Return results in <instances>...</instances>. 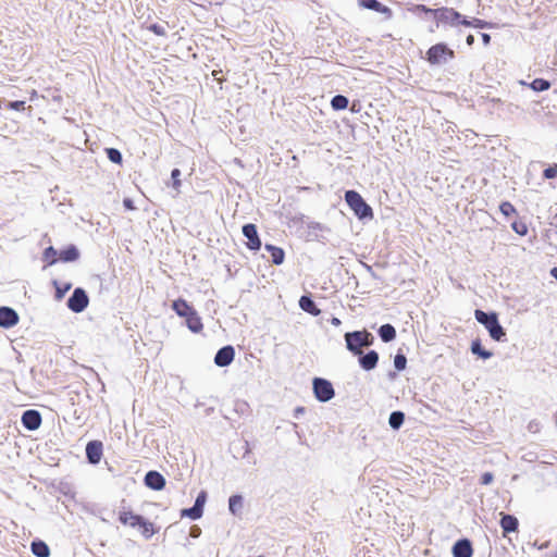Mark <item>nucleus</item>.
I'll use <instances>...</instances> for the list:
<instances>
[{"mask_svg": "<svg viewBox=\"0 0 557 557\" xmlns=\"http://www.w3.org/2000/svg\"><path fill=\"white\" fill-rule=\"evenodd\" d=\"M117 520L121 524L129 528H138L145 539H150L157 533L154 524L146 520L143 516L135 513L131 508L123 506L117 513Z\"/></svg>", "mask_w": 557, "mask_h": 557, "instance_id": "f257e3e1", "label": "nucleus"}, {"mask_svg": "<svg viewBox=\"0 0 557 557\" xmlns=\"http://www.w3.org/2000/svg\"><path fill=\"white\" fill-rule=\"evenodd\" d=\"M474 317L476 321L485 326L488 331L490 336L496 341L500 342L506 336V333L502 325L498 322L497 313L491 312L486 313L483 310L476 309L474 311Z\"/></svg>", "mask_w": 557, "mask_h": 557, "instance_id": "f03ea898", "label": "nucleus"}, {"mask_svg": "<svg viewBox=\"0 0 557 557\" xmlns=\"http://www.w3.org/2000/svg\"><path fill=\"white\" fill-rule=\"evenodd\" d=\"M455 59V51L444 42L431 46L425 52V60L430 65H441Z\"/></svg>", "mask_w": 557, "mask_h": 557, "instance_id": "7ed1b4c3", "label": "nucleus"}, {"mask_svg": "<svg viewBox=\"0 0 557 557\" xmlns=\"http://www.w3.org/2000/svg\"><path fill=\"white\" fill-rule=\"evenodd\" d=\"M345 201L359 219L373 218L372 208L364 201L356 190L345 193Z\"/></svg>", "mask_w": 557, "mask_h": 557, "instance_id": "20e7f679", "label": "nucleus"}, {"mask_svg": "<svg viewBox=\"0 0 557 557\" xmlns=\"http://www.w3.org/2000/svg\"><path fill=\"white\" fill-rule=\"evenodd\" d=\"M347 348L354 355H361V348L371 345V334L367 331H356L352 333H346L345 335Z\"/></svg>", "mask_w": 557, "mask_h": 557, "instance_id": "39448f33", "label": "nucleus"}, {"mask_svg": "<svg viewBox=\"0 0 557 557\" xmlns=\"http://www.w3.org/2000/svg\"><path fill=\"white\" fill-rule=\"evenodd\" d=\"M89 304L88 296L83 288L74 289L67 300V307L75 313L84 311Z\"/></svg>", "mask_w": 557, "mask_h": 557, "instance_id": "423d86ee", "label": "nucleus"}, {"mask_svg": "<svg viewBox=\"0 0 557 557\" xmlns=\"http://www.w3.org/2000/svg\"><path fill=\"white\" fill-rule=\"evenodd\" d=\"M313 391L315 397L320 401H327L334 397V388L332 384L324 379L315 377L313 380Z\"/></svg>", "mask_w": 557, "mask_h": 557, "instance_id": "0eeeda50", "label": "nucleus"}, {"mask_svg": "<svg viewBox=\"0 0 557 557\" xmlns=\"http://www.w3.org/2000/svg\"><path fill=\"white\" fill-rule=\"evenodd\" d=\"M243 234L247 237V248L250 250H259L261 248V240L259 238L257 227L255 224L249 223L243 226Z\"/></svg>", "mask_w": 557, "mask_h": 557, "instance_id": "6e6552de", "label": "nucleus"}, {"mask_svg": "<svg viewBox=\"0 0 557 557\" xmlns=\"http://www.w3.org/2000/svg\"><path fill=\"white\" fill-rule=\"evenodd\" d=\"M103 455V445L100 441H91L86 445V456L90 463L100 462Z\"/></svg>", "mask_w": 557, "mask_h": 557, "instance_id": "1a4fd4ad", "label": "nucleus"}, {"mask_svg": "<svg viewBox=\"0 0 557 557\" xmlns=\"http://www.w3.org/2000/svg\"><path fill=\"white\" fill-rule=\"evenodd\" d=\"M435 15H437L438 22H442V23L455 24L457 22L460 23V21H461L460 13L453 8L436 9Z\"/></svg>", "mask_w": 557, "mask_h": 557, "instance_id": "9d476101", "label": "nucleus"}, {"mask_svg": "<svg viewBox=\"0 0 557 557\" xmlns=\"http://www.w3.org/2000/svg\"><path fill=\"white\" fill-rule=\"evenodd\" d=\"M22 423L27 430L35 431L41 424V416L37 410H26L22 416Z\"/></svg>", "mask_w": 557, "mask_h": 557, "instance_id": "9b49d317", "label": "nucleus"}, {"mask_svg": "<svg viewBox=\"0 0 557 557\" xmlns=\"http://www.w3.org/2000/svg\"><path fill=\"white\" fill-rule=\"evenodd\" d=\"M235 357V350L232 346L222 347L214 357V362L219 367H226L232 363Z\"/></svg>", "mask_w": 557, "mask_h": 557, "instance_id": "f8f14e48", "label": "nucleus"}, {"mask_svg": "<svg viewBox=\"0 0 557 557\" xmlns=\"http://www.w3.org/2000/svg\"><path fill=\"white\" fill-rule=\"evenodd\" d=\"M18 322L17 313L9 307H0V326L12 327Z\"/></svg>", "mask_w": 557, "mask_h": 557, "instance_id": "ddd939ff", "label": "nucleus"}, {"mask_svg": "<svg viewBox=\"0 0 557 557\" xmlns=\"http://www.w3.org/2000/svg\"><path fill=\"white\" fill-rule=\"evenodd\" d=\"M473 548L472 544L469 540L462 539L455 543L453 546V556L454 557H472Z\"/></svg>", "mask_w": 557, "mask_h": 557, "instance_id": "4468645a", "label": "nucleus"}, {"mask_svg": "<svg viewBox=\"0 0 557 557\" xmlns=\"http://www.w3.org/2000/svg\"><path fill=\"white\" fill-rule=\"evenodd\" d=\"M359 4L366 9L381 13L385 15L387 18H391L393 15L392 10L388 7L382 4L377 0H359Z\"/></svg>", "mask_w": 557, "mask_h": 557, "instance_id": "2eb2a0df", "label": "nucleus"}, {"mask_svg": "<svg viewBox=\"0 0 557 557\" xmlns=\"http://www.w3.org/2000/svg\"><path fill=\"white\" fill-rule=\"evenodd\" d=\"M145 484L156 491H160L165 485L164 478L157 471H149L145 476Z\"/></svg>", "mask_w": 557, "mask_h": 557, "instance_id": "dca6fc26", "label": "nucleus"}, {"mask_svg": "<svg viewBox=\"0 0 557 557\" xmlns=\"http://www.w3.org/2000/svg\"><path fill=\"white\" fill-rule=\"evenodd\" d=\"M500 528L503 529V534L506 536L508 533L516 532L518 530V519L515 516L500 513Z\"/></svg>", "mask_w": 557, "mask_h": 557, "instance_id": "f3484780", "label": "nucleus"}, {"mask_svg": "<svg viewBox=\"0 0 557 557\" xmlns=\"http://www.w3.org/2000/svg\"><path fill=\"white\" fill-rule=\"evenodd\" d=\"M172 309L177 315L184 319H186L193 311H195V308L183 298L174 300L172 302Z\"/></svg>", "mask_w": 557, "mask_h": 557, "instance_id": "a211bd4d", "label": "nucleus"}, {"mask_svg": "<svg viewBox=\"0 0 557 557\" xmlns=\"http://www.w3.org/2000/svg\"><path fill=\"white\" fill-rule=\"evenodd\" d=\"M379 361V355L375 350H371L364 356L359 358V363L362 369L369 371L376 367Z\"/></svg>", "mask_w": 557, "mask_h": 557, "instance_id": "6ab92c4d", "label": "nucleus"}, {"mask_svg": "<svg viewBox=\"0 0 557 557\" xmlns=\"http://www.w3.org/2000/svg\"><path fill=\"white\" fill-rule=\"evenodd\" d=\"M185 322H186V325L187 327L193 332V333H199L202 331L203 329V324H202V321H201V318L199 317V314L197 313V311H193L186 319H185Z\"/></svg>", "mask_w": 557, "mask_h": 557, "instance_id": "aec40b11", "label": "nucleus"}, {"mask_svg": "<svg viewBox=\"0 0 557 557\" xmlns=\"http://www.w3.org/2000/svg\"><path fill=\"white\" fill-rule=\"evenodd\" d=\"M299 307L304 311H306V312H308V313H310V314H312L314 317H317V315H319L321 313V310L317 307L314 301L310 297H308V296H301L300 297V299H299Z\"/></svg>", "mask_w": 557, "mask_h": 557, "instance_id": "412c9836", "label": "nucleus"}, {"mask_svg": "<svg viewBox=\"0 0 557 557\" xmlns=\"http://www.w3.org/2000/svg\"><path fill=\"white\" fill-rule=\"evenodd\" d=\"M264 248L270 252L272 262L276 265H280L284 262L285 259V252L281 247L267 244Z\"/></svg>", "mask_w": 557, "mask_h": 557, "instance_id": "4be33fe9", "label": "nucleus"}, {"mask_svg": "<svg viewBox=\"0 0 557 557\" xmlns=\"http://www.w3.org/2000/svg\"><path fill=\"white\" fill-rule=\"evenodd\" d=\"M78 256L79 253L77 248L74 245H71L59 252V260L63 262H71L75 261L78 258Z\"/></svg>", "mask_w": 557, "mask_h": 557, "instance_id": "5701e85b", "label": "nucleus"}, {"mask_svg": "<svg viewBox=\"0 0 557 557\" xmlns=\"http://www.w3.org/2000/svg\"><path fill=\"white\" fill-rule=\"evenodd\" d=\"M32 553L37 557H49V546L42 541H34L30 545Z\"/></svg>", "mask_w": 557, "mask_h": 557, "instance_id": "b1692460", "label": "nucleus"}, {"mask_svg": "<svg viewBox=\"0 0 557 557\" xmlns=\"http://www.w3.org/2000/svg\"><path fill=\"white\" fill-rule=\"evenodd\" d=\"M379 334L383 342H391L396 337V330L391 324H384L380 327Z\"/></svg>", "mask_w": 557, "mask_h": 557, "instance_id": "393cba45", "label": "nucleus"}, {"mask_svg": "<svg viewBox=\"0 0 557 557\" xmlns=\"http://www.w3.org/2000/svg\"><path fill=\"white\" fill-rule=\"evenodd\" d=\"M348 98L343 95H336L331 100V106L334 110H345L348 107Z\"/></svg>", "mask_w": 557, "mask_h": 557, "instance_id": "a878e982", "label": "nucleus"}, {"mask_svg": "<svg viewBox=\"0 0 557 557\" xmlns=\"http://www.w3.org/2000/svg\"><path fill=\"white\" fill-rule=\"evenodd\" d=\"M471 351L474 355H478L479 357H481L482 359H488L492 357V352L483 349L481 346V342L479 339L472 342Z\"/></svg>", "mask_w": 557, "mask_h": 557, "instance_id": "bb28decb", "label": "nucleus"}, {"mask_svg": "<svg viewBox=\"0 0 557 557\" xmlns=\"http://www.w3.org/2000/svg\"><path fill=\"white\" fill-rule=\"evenodd\" d=\"M405 414L401 411H394L389 416V425L397 430L400 428V425L404 423Z\"/></svg>", "mask_w": 557, "mask_h": 557, "instance_id": "cd10ccee", "label": "nucleus"}, {"mask_svg": "<svg viewBox=\"0 0 557 557\" xmlns=\"http://www.w3.org/2000/svg\"><path fill=\"white\" fill-rule=\"evenodd\" d=\"M44 259L48 264H54L59 260V252L52 246L44 250Z\"/></svg>", "mask_w": 557, "mask_h": 557, "instance_id": "c85d7f7f", "label": "nucleus"}, {"mask_svg": "<svg viewBox=\"0 0 557 557\" xmlns=\"http://www.w3.org/2000/svg\"><path fill=\"white\" fill-rule=\"evenodd\" d=\"M530 87L534 91H545L550 88V83L544 78H535L531 84Z\"/></svg>", "mask_w": 557, "mask_h": 557, "instance_id": "c756f323", "label": "nucleus"}, {"mask_svg": "<svg viewBox=\"0 0 557 557\" xmlns=\"http://www.w3.org/2000/svg\"><path fill=\"white\" fill-rule=\"evenodd\" d=\"M181 516L197 520L202 516V509L193 506L191 508L183 509Z\"/></svg>", "mask_w": 557, "mask_h": 557, "instance_id": "7c9ffc66", "label": "nucleus"}, {"mask_svg": "<svg viewBox=\"0 0 557 557\" xmlns=\"http://www.w3.org/2000/svg\"><path fill=\"white\" fill-rule=\"evenodd\" d=\"M106 153H107L108 159L111 162L116 163V164H121L122 163V154H121V152L117 149H115V148H107L106 149Z\"/></svg>", "mask_w": 557, "mask_h": 557, "instance_id": "2f4dec72", "label": "nucleus"}, {"mask_svg": "<svg viewBox=\"0 0 557 557\" xmlns=\"http://www.w3.org/2000/svg\"><path fill=\"white\" fill-rule=\"evenodd\" d=\"M499 210L505 216L517 214L516 208L509 201H503L499 206Z\"/></svg>", "mask_w": 557, "mask_h": 557, "instance_id": "473e14b6", "label": "nucleus"}, {"mask_svg": "<svg viewBox=\"0 0 557 557\" xmlns=\"http://www.w3.org/2000/svg\"><path fill=\"white\" fill-rule=\"evenodd\" d=\"M55 285V298L58 300H61L64 295L71 289L72 284L66 283L63 286H60L57 282H54Z\"/></svg>", "mask_w": 557, "mask_h": 557, "instance_id": "72a5a7b5", "label": "nucleus"}, {"mask_svg": "<svg viewBox=\"0 0 557 557\" xmlns=\"http://www.w3.org/2000/svg\"><path fill=\"white\" fill-rule=\"evenodd\" d=\"M460 24L468 26V27H475V28H483L486 25V23L480 18H473L472 21H468V20L463 18L460 21Z\"/></svg>", "mask_w": 557, "mask_h": 557, "instance_id": "f704fd0d", "label": "nucleus"}, {"mask_svg": "<svg viewBox=\"0 0 557 557\" xmlns=\"http://www.w3.org/2000/svg\"><path fill=\"white\" fill-rule=\"evenodd\" d=\"M230 510L235 513L237 508L242 507V497L239 495H233L228 500Z\"/></svg>", "mask_w": 557, "mask_h": 557, "instance_id": "c9c22d12", "label": "nucleus"}, {"mask_svg": "<svg viewBox=\"0 0 557 557\" xmlns=\"http://www.w3.org/2000/svg\"><path fill=\"white\" fill-rule=\"evenodd\" d=\"M407 359L404 355L398 354L395 356L394 366L397 370L401 371L406 368Z\"/></svg>", "mask_w": 557, "mask_h": 557, "instance_id": "e433bc0d", "label": "nucleus"}, {"mask_svg": "<svg viewBox=\"0 0 557 557\" xmlns=\"http://www.w3.org/2000/svg\"><path fill=\"white\" fill-rule=\"evenodd\" d=\"M180 176H181V171L178 169L172 170L171 177H172V181H173V187L176 190H178L181 185H182Z\"/></svg>", "mask_w": 557, "mask_h": 557, "instance_id": "4c0bfd02", "label": "nucleus"}, {"mask_svg": "<svg viewBox=\"0 0 557 557\" xmlns=\"http://www.w3.org/2000/svg\"><path fill=\"white\" fill-rule=\"evenodd\" d=\"M543 176L548 180L557 177V163L545 169L543 172Z\"/></svg>", "mask_w": 557, "mask_h": 557, "instance_id": "58836bf2", "label": "nucleus"}, {"mask_svg": "<svg viewBox=\"0 0 557 557\" xmlns=\"http://www.w3.org/2000/svg\"><path fill=\"white\" fill-rule=\"evenodd\" d=\"M148 29L158 36L166 35L165 28L163 26H161L160 24H151L148 26Z\"/></svg>", "mask_w": 557, "mask_h": 557, "instance_id": "ea45409f", "label": "nucleus"}, {"mask_svg": "<svg viewBox=\"0 0 557 557\" xmlns=\"http://www.w3.org/2000/svg\"><path fill=\"white\" fill-rule=\"evenodd\" d=\"M512 228L519 235H525L528 232V228H527L525 224H523V223L515 222V223H512Z\"/></svg>", "mask_w": 557, "mask_h": 557, "instance_id": "a19ab883", "label": "nucleus"}, {"mask_svg": "<svg viewBox=\"0 0 557 557\" xmlns=\"http://www.w3.org/2000/svg\"><path fill=\"white\" fill-rule=\"evenodd\" d=\"M8 108L15 111L24 110L25 102L24 101H12L8 104Z\"/></svg>", "mask_w": 557, "mask_h": 557, "instance_id": "79ce46f5", "label": "nucleus"}, {"mask_svg": "<svg viewBox=\"0 0 557 557\" xmlns=\"http://www.w3.org/2000/svg\"><path fill=\"white\" fill-rule=\"evenodd\" d=\"M205 502H206V493L205 492H201L197 498H196V502H195V507H197L198 509H202L203 508V505H205Z\"/></svg>", "mask_w": 557, "mask_h": 557, "instance_id": "37998d69", "label": "nucleus"}, {"mask_svg": "<svg viewBox=\"0 0 557 557\" xmlns=\"http://www.w3.org/2000/svg\"><path fill=\"white\" fill-rule=\"evenodd\" d=\"M414 11L422 12V13H425V14H428V13H433V14H435L436 9H430V8H428V7H426V5H424V4H417V5L414 7Z\"/></svg>", "mask_w": 557, "mask_h": 557, "instance_id": "c03bdc74", "label": "nucleus"}, {"mask_svg": "<svg viewBox=\"0 0 557 557\" xmlns=\"http://www.w3.org/2000/svg\"><path fill=\"white\" fill-rule=\"evenodd\" d=\"M492 480H493V474L491 472H485L482 475L481 483L484 485H487L492 482Z\"/></svg>", "mask_w": 557, "mask_h": 557, "instance_id": "a18cd8bd", "label": "nucleus"}, {"mask_svg": "<svg viewBox=\"0 0 557 557\" xmlns=\"http://www.w3.org/2000/svg\"><path fill=\"white\" fill-rule=\"evenodd\" d=\"M124 206L129 209V210H133L134 207H133V201L131 199H124L123 201Z\"/></svg>", "mask_w": 557, "mask_h": 557, "instance_id": "49530a36", "label": "nucleus"}, {"mask_svg": "<svg viewBox=\"0 0 557 557\" xmlns=\"http://www.w3.org/2000/svg\"><path fill=\"white\" fill-rule=\"evenodd\" d=\"M482 40L484 42V45H488L490 41H491V36L488 34H482Z\"/></svg>", "mask_w": 557, "mask_h": 557, "instance_id": "de8ad7c7", "label": "nucleus"}, {"mask_svg": "<svg viewBox=\"0 0 557 557\" xmlns=\"http://www.w3.org/2000/svg\"><path fill=\"white\" fill-rule=\"evenodd\" d=\"M466 42H467L468 46H472L473 42H474V36L473 35H468L467 39H466Z\"/></svg>", "mask_w": 557, "mask_h": 557, "instance_id": "09e8293b", "label": "nucleus"}, {"mask_svg": "<svg viewBox=\"0 0 557 557\" xmlns=\"http://www.w3.org/2000/svg\"><path fill=\"white\" fill-rule=\"evenodd\" d=\"M331 323H332L333 325H335V326H338V325L341 324V320H339L338 318H333V319L331 320Z\"/></svg>", "mask_w": 557, "mask_h": 557, "instance_id": "8fccbe9b", "label": "nucleus"}, {"mask_svg": "<svg viewBox=\"0 0 557 557\" xmlns=\"http://www.w3.org/2000/svg\"><path fill=\"white\" fill-rule=\"evenodd\" d=\"M550 275L557 281V268L550 270Z\"/></svg>", "mask_w": 557, "mask_h": 557, "instance_id": "3c124183", "label": "nucleus"}, {"mask_svg": "<svg viewBox=\"0 0 557 557\" xmlns=\"http://www.w3.org/2000/svg\"><path fill=\"white\" fill-rule=\"evenodd\" d=\"M37 97V91L34 89L30 94V98L34 99Z\"/></svg>", "mask_w": 557, "mask_h": 557, "instance_id": "603ef678", "label": "nucleus"}, {"mask_svg": "<svg viewBox=\"0 0 557 557\" xmlns=\"http://www.w3.org/2000/svg\"><path fill=\"white\" fill-rule=\"evenodd\" d=\"M212 75H213V76L219 75V72L213 71V72H212Z\"/></svg>", "mask_w": 557, "mask_h": 557, "instance_id": "864d4df0", "label": "nucleus"}]
</instances>
